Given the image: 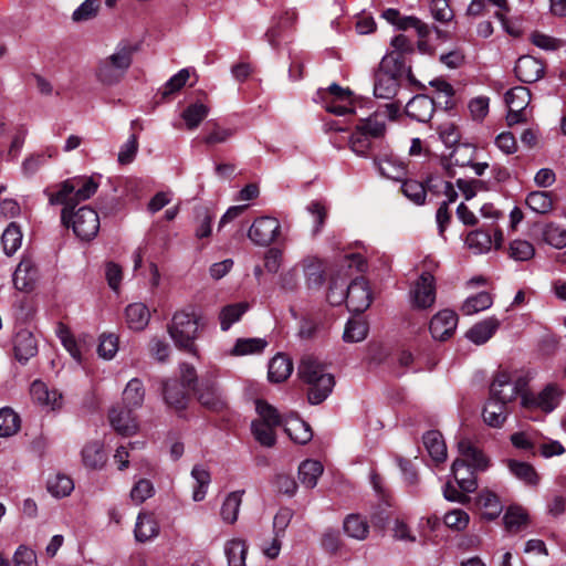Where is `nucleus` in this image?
<instances>
[{"label": "nucleus", "mask_w": 566, "mask_h": 566, "mask_svg": "<svg viewBox=\"0 0 566 566\" xmlns=\"http://www.w3.org/2000/svg\"><path fill=\"white\" fill-rule=\"evenodd\" d=\"M469 522V514L461 509L451 510L443 516V523L446 526L457 532L464 531L468 527Z\"/></svg>", "instance_id": "obj_61"}, {"label": "nucleus", "mask_w": 566, "mask_h": 566, "mask_svg": "<svg viewBox=\"0 0 566 566\" xmlns=\"http://www.w3.org/2000/svg\"><path fill=\"white\" fill-rule=\"evenodd\" d=\"M531 102V92L524 86H516L505 93V103L509 107L506 123L513 126L520 123H526L528 113L526 111Z\"/></svg>", "instance_id": "obj_7"}, {"label": "nucleus", "mask_w": 566, "mask_h": 566, "mask_svg": "<svg viewBox=\"0 0 566 566\" xmlns=\"http://www.w3.org/2000/svg\"><path fill=\"white\" fill-rule=\"evenodd\" d=\"M118 350V337L115 334H102L97 346V354L103 359H112Z\"/></svg>", "instance_id": "obj_64"}, {"label": "nucleus", "mask_w": 566, "mask_h": 566, "mask_svg": "<svg viewBox=\"0 0 566 566\" xmlns=\"http://www.w3.org/2000/svg\"><path fill=\"white\" fill-rule=\"evenodd\" d=\"M504 524L507 531L517 532L527 523V514L522 507L511 506L504 514Z\"/></svg>", "instance_id": "obj_60"}, {"label": "nucleus", "mask_w": 566, "mask_h": 566, "mask_svg": "<svg viewBox=\"0 0 566 566\" xmlns=\"http://www.w3.org/2000/svg\"><path fill=\"white\" fill-rule=\"evenodd\" d=\"M514 72L521 82L534 83L544 76L545 65L534 56L523 55L516 61Z\"/></svg>", "instance_id": "obj_16"}, {"label": "nucleus", "mask_w": 566, "mask_h": 566, "mask_svg": "<svg viewBox=\"0 0 566 566\" xmlns=\"http://www.w3.org/2000/svg\"><path fill=\"white\" fill-rule=\"evenodd\" d=\"M364 130L356 127V129L352 133L348 145L349 148L360 157H369L371 156L373 143Z\"/></svg>", "instance_id": "obj_45"}, {"label": "nucleus", "mask_w": 566, "mask_h": 566, "mask_svg": "<svg viewBox=\"0 0 566 566\" xmlns=\"http://www.w3.org/2000/svg\"><path fill=\"white\" fill-rule=\"evenodd\" d=\"M503 391H491L482 410L483 421L492 428H501L506 421L510 405L515 400L513 395H502Z\"/></svg>", "instance_id": "obj_6"}, {"label": "nucleus", "mask_w": 566, "mask_h": 566, "mask_svg": "<svg viewBox=\"0 0 566 566\" xmlns=\"http://www.w3.org/2000/svg\"><path fill=\"white\" fill-rule=\"evenodd\" d=\"M476 505L481 510L483 517L490 521L496 518L503 510L499 496L490 490H482L479 493Z\"/></svg>", "instance_id": "obj_27"}, {"label": "nucleus", "mask_w": 566, "mask_h": 566, "mask_svg": "<svg viewBox=\"0 0 566 566\" xmlns=\"http://www.w3.org/2000/svg\"><path fill=\"white\" fill-rule=\"evenodd\" d=\"M32 398L46 410H55L62 406L61 391H32Z\"/></svg>", "instance_id": "obj_62"}, {"label": "nucleus", "mask_w": 566, "mask_h": 566, "mask_svg": "<svg viewBox=\"0 0 566 566\" xmlns=\"http://www.w3.org/2000/svg\"><path fill=\"white\" fill-rule=\"evenodd\" d=\"M279 426H272L264 421H252L251 432L255 441L262 447L272 448L276 443L275 429Z\"/></svg>", "instance_id": "obj_36"}, {"label": "nucleus", "mask_w": 566, "mask_h": 566, "mask_svg": "<svg viewBox=\"0 0 566 566\" xmlns=\"http://www.w3.org/2000/svg\"><path fill=\"white\" fill-rule=\"evenodd\" d=\"M465 242L470 249H474L478 253L486 252L493 245L491 234L484 230L471 231L467 235Z\"/></svg>", "instance_id": "obj_55"}, {"label": "nucleus", "mask_w": 566, "mask_h": 566, "mask_svg": "<svg viewBox=\"0 0 566 566\" xmlns=\"http://www.w3.org/2000/svg\"><path fill=\"white\" fill-rule=\"evenodd\" d=\"M48 491L55 497H65L74 490L73 480L63 473H55L48 479Z\"/></svg>", "instance_id": "obj_41"}, {"label": "nucleus", "mask_w": 566, "mask_h": 566, "mask_svg": "<svg viewBox=\"0 0 566 566\" xmlns=\"http://www.w3.org/2000/svg\"><path fill=\"white\" fill-rule=\"evenodd\" d=\"M521 405L530 410L551 412L558 403L556 391H522Z\"/></svg>", "instance_id": "obj_19"}, {"label": "nucleus", "mask_w": 566, "mask_h": 566, "mask_svg": "<svg viewBox=\"0 0 566 566\" xmlns=\"http://www.w3.org/2000/svg\"><path fill=\"white\" fill-rule=\"evenodd\" d=\"M374 164L380 175L388 179L402 180L407 174L405 164L394 156H386L380 159L375 157Z\"/></svg>", "instance_id": "obj_26"}, {"label": "nucleus", "mask_w": 566, "mask_h": 566, "mask_svg": "<svg viewBox=\"0 0 566 566\" xmlns=\"http://www.w3.org/2000/svg\"><path fill=\"white\" fill-rule=\"evenodd\" d=\"M391 46L394 51L388 55H395L402 64V70H405V55L411 54L415 51L413 43L406 35L399 34L392 38Z\"/></svg>", "instance_id": "obj_63"}, {"label": "nucleus", "mask_w": 566, "mask_h": 566, "mask_svg": "<svg viewBox=\"0 0 566 566\" xmlns=\"http://www.w3.org/2000/svg\"><path fill=\"white\" fill-rule=\"evenodd\" d=\"M159 534V525L155 517L147 513H142L137 517L135 526V537L138 542H147Z\"/></svg>", "instance_id": "obj_31"}, {"label": "nucleus", "mask_w": 566, "mask_h": 566, "mask_svg": "<svg viewBox=\"0 0 566 566\" xmlns=\"http://www.w3.org/2000/svg\"><path fill=\"white\" fill-rule=\"evenodd\" d=\"M457 325V313L451 310H442L431 318L429 331L434 339L447 340L453 335Z\"/></svg>", "instance_id": "obj_14"}, {"label": "nucleus", "mask_w": 566, "mask_h": 566, "mask_svg": "<svg viewBox=\"0 0 566 566\" xmlns=\"http://www.w3.org/2000/svg\"><path fill=\"white\" fill-rule=\"evenodd\" d=\"M492 304V295L488 292H480L464 301L461 306V312L463 315H473L489 308Z\"/></svg>", "instance_id": "obj_46"}, {"label": "nucleus", "mask_w": 566, "mask_h": 566, "mask_svg": "<svg viewBox=\"0 0 566 566\" xmlns=\"http://www.w3.org/2000/svg\"><path fill=\"white\" fill-rule=\"evenodd\" d=\"M209 111V107L201 102L189 104L181 113V118L184 119L187 129H197L208 116Z\"/></svg>", "instance_id": "obj_32"}, {"label": "nucleus", "mask_w": 566, "mask_h": 566, "mask_svg": "<svg viewBox=\"0 0 566 566\" xmlns=\"http://www.w3.org/2000/svg\"><path fill=\"white\" fill-rule=\"evenodd\" d=\"M266 346L268 342L264 338H238L233 348L231 349V355L244 356L260 354L265 349Z\"/></svg>", "instance_id": "obj_40"}, {"label": "nucleus", "mask_w": 566, "mask_h": 566, "mask_svg": "<svg viewBox=\"0 0 566 566\" xmlns=\"http://www.w3.org/2000/svg\"><path fill=\"white\" fill-rule=\"evenodd\" d=\"M74 185L75 181L66 179L62 181L60 185H57V190L55 192H50L49 190H45V195L49 198L50 205L64 206L61 212V221L66 227H69V219L71 218V212L76 207V201L74 200Z\"/></svg>", "instance_id": "obj_11"}, {"label": "nucleus", "mask_w": 566, "mask_h": 566, "mask_svg": "<svg viewBox=\"0 0 566 566\" xmlns=\"http://www.w3.org/2000/svg\"><path fill=\"white\" fill-rule=\"evenodd\" d=\"M507 467L512 474H514V476L523 481L525 484L532 486L538 484L539 475L532 464L516 460H509Z\"/></svg>", "instance_id": "obj_37"}, {"label": "nucleus", "mask_w": 566, "mask_h": 566, "mask_svg": "<svg viewBox=\"0 0 566 566\" xmlns=\"http://www.w3.org/2000/svg\"><path fill=\"white\" fill-rule=\"evenodd\" d=\"M368 324L363 319H349L345 326L343 338L348 343L361 342L367 337Z\"/></svg>", "instance_id": "obj_54"}, {"label": "nucleus", "mask_w": 566, "mask_h": 566, "mask_svg": "<svg viewBox=\"0 0 566 566\" xmlns=\"http://www.w3.org/2000/svg\"><path fill=\"white\" fill-rule=\"evenodd\" d=\"M82 462L88 470H101L107 461V454L99 441L86 443L81 452Z\"/></svg>", "instance_id": "obj_24"}, {"label": "nucleus", "mask_w": 566, "mask_h": 566, "mask_svg": "<svg viewBox=\"0 0 566 566\" xmlns=\"http://www.w3.org/2000/svg\"><path fill=\"white\" fill-rule=\"evenodd\" d=\"M39 279V270L32 258L24 255L19 262L13 276V285L22 292H30L34 289Z\"/></svg>", "instance_id": "obj_12"}, {"label": "nucleus", "mask_w": 566, "mask_h": 566, "mask_svg": "<svg viewBox=\"0 0 566 566\" xmlns=\"http://www.w3.org/2000/svg\"><path fill=\"white\" fill-rule=\"evenodd\" d=\"M285 432L300 444H306L313 438L311 426L302 419L295 418L286 422Z\"/></svg>", "instance_id": "obj_33"}, {"label": "nucleus", "mask_w": 566, "mask_h": 566, "mask_svg": "<svg viewBox=\"0 0 566 566\" xmlns=\"http://www.w3.org/2000/svg\"><path fill=\"white\" fill-rule=\"evenodd\" d=\"M423 444L431 459L437 463L447 460V446L442 434L437 430H430L423 434Z\"/></svg>", "instance_id": "obj_28"}, {"label": "nucleus", "mask_w": 566, "mask_h": 566, "mask_svg": "<svg viewBox=\"0 0 566 566\" xmlns=\"http://www.w3.org/2000/svg\"><path fill=\"white\" fill-rule=\"evenodd\" d=\"M452 475L463 492L472 493L478 488L476 474L462 460H454L451 465Z\"/></svg>", "instance_id": "obj_23"}, {"label": "nucleus", "mask_w": 566, "mask_h": 566, "mask_svg": "<svg viewBox=\"0 0 566 566\" xmlns=\"http://www.w3.org/2000/svg\"><path fill=\"white\" fill-rule=\"evenodd\" d=\"M200 317L192 311H178L168 325V333L175 345L192 355H197L195 340L198 338Z\"/></svg>", "instance_id": "obj_2"}, {"label": "nucleus", "mask_w": 566, "mask_h": 566, "mask_svg": "<svg viewBox=\"0 0 566 566\" xmlns=\"http://www.w3.org/2000/svg\"><path fill=\"white\" fill-rule=\"evenodd\" d=\"M55 156V150L48 148L46 154L39 153L32 154L27 157L22 163V171L25 176H32L46 163L48 158Z\"/></svg>", "instance_id": "obj_57"}, {"label": "nucleus", "mask_w": 566, "mask_h": 566, "mask_svg": "<svg viewBox=\"0 0 566 566\" xmlns=\"http://www.w3.org/2000/svg\"><path fill=\"white\" fill-rule=\"evenodd\" d=\"M401 62L395 55H385L375 73L374 94L378 98H394L402 75Z\"/></svg>", "instance_id": "obj_4"}, {"label": "nucleus", "mask_w": 566, "mask_h": 566, "mask_svg": "<svg viewBox=\"0 0 566 566\" xmlns=\"http://www.w3.org/2000/svg\"><path fill=\"white\" fill-rule=\"evenodd\" d=\"M13 353L15 359L25 364L38 354V342L32 332L20 329L13 338Z\"/></svg>", "instance_id": "obj_17"}, {"label": "nucleus", "mask_w": 566, "mask_h": 566, "mask_svg": "<svg viewBox=\"0 0 566 566\" xmlns=\"http://www.w3.org/2000/svg\"><path fill=\"white\" fill-rule=\"evenodd\" d=\"M281 224L276 218L260 217L249 229L248 237L256 245H270L280 234Z\"/></svg>", "instance_id": "obj_10"}, {"label": "nucleus", "mask_w": 566, "mask_h": 566, "mask_svg": "<svg viewBox=\"0 0 566 566\" xmlns=\"http://www.w3.org/2000/svg\"><path fill=\"white\" fill-rule=\"evenodd\" d=\"M554 196L548 191H532L527 195L525 203L527 207L541 214L548 213L554 207Z\"/></svg>", "instance_id": "obj_35"}, {"label": "nucleus", "mask_w": 566, "mask_h": 566, "mask_svg": "<svg viewBox=\"0 0 566 566\" xmlns=\"http://www.w3.org/2000/svg\"><path fill=\"white\" fill-rule=\"evenodd\" d=\"M432 178L427 180V186L415 179H406L402 182L401 190L403 195L416 205H423L427 197V189H431Z\"/></svg>", "instance_id": "obj_34"}, {"label": "nucleus", "mask_w": 566, "mask_h": 566, "mask_svg": "<svg viewBox=\"0 0 566 566\" xmlns=\"http://www.w3.org/2000/svg\"><path fill=\"white\" fill-rule=\"evenodd\" d=\"M475 149L468 144H459L450 154V164L459 167H467L472 164Z\"/></svg>", "instance_id": "obj_58"}, {"label": "nucleus", "mask_w": 566, "mask_h": 566, "mask_svg": "<svg viewBox=\"0 0 566 566\" xmlns=\"http://www.w3.org/2000/svg\"><path fill=\"white\" fill-rule=\"evenodd\" d=\"M3 251L7 255H12L21 247L22 232L15 222H11L1 237Z\"/></svg>", "instance_id": "obj_50"}, {"label": "nucleus", "mask_w": 566, "mask_h": 566, "mask_svg": "<svg viewBox=\"0 0 566 566\" xmlns=\"http://www.w3.org/2000/svg\"><path fill=\"white\" fill-rule=\"evenodd\" d=\"M297 19L293 10L284 11L280 17L274 18L273 25L269 28L265 38L271 46L277 48L285 38L286 32L294 25Z\"/></svg>", "instance_id": "obj_20"}, {"label": "nucleus", "mask_w": 566, "mask_h": 566, "mask_svg": "<svg viewBox=\"0 0 566 566\" xmlns=\"http://www.w3.org/2000/svg\"><path fill=\"white\" fill-rule=\"evenodd\" d=\"M434 109V99L424 94L416 95L406 105V114L420 123L429 122L432 118Z\"/></svg>", "instance_id": "obj_18"}, {"label": "nucleus", "mask_w": 566, "mask_h": 566, "mask_svg": "<svg viewBox=\"0 0 566 566\" xmlns=\"http://www.w3.org/2000/svg\"><path fill=\"white\" fill-rule=\"evenodd\" d=\"M381 17L399 30L415 29L419 38H427L430 34L427 23L413 15H401L397 9L388 8L382 11Z\"/></svg>", "instance_id": "obj_13"}, {"label": "nucleus", "mask_w": 566, "mask_h": 566, "mask_svg": "<svg viewBox=\"0 0 566 566\" xmlns=\"http://www.w3.org/2000/svg\"><path fill=\"white\" fill-rule=\"evenodd\" d=\"M109 422L114 430L125 437L133 436L138 430V424L132 416L130 409L112 408L109 411Z\"/></svg>", "instance_id": "obj_22"}, {"label": "nucleus", "mask_w": 566, "mask_h": 566, "mask_svg": "<svg viewBox=\"0 0 566 566\" xmlns=\"http://www.w3.org/2000/svg\"><path fill=\"white\" fill-rule=\"evenodd\" d=\"M297 375L305 384L314 386L315 389H333L336 385L335 377L327 371L326 365L312 354L302 356Z\"/></svg>", "instance_id": "obj_5"}, {"label": "nucleus", "mask_w": 566, "mask_h": 566, "mask_svg": "<svg viewBox=\"0 0 566 566\" xmlns=\"http://www.w3.org/2000/svg\"><path fill=\"white\" fill-rule=\"evenodd\" d=\"M541 235L545 243L556 249L566 247V230L554 223L549 222L541 228Z\"/></svg>", "instance_id": "obj_42"}, {"label": "nucleus", "mask_w": 566, "mask_h": 566, "mask_svg": "<svg viewBox=\"0 0 566 566\" xmlns=\"http://www.w3.org/2000/svg\"><path fill=\"white\" fill-rule=\"evenodd\" d=\"M249 305L245 302L229 304L220 311L219 321L222 331H228L232 324L240 321Z\"/></svg>", "instance_id": "obj_43"}, {"label": "nucleus", "mask_w": 566, "mask_h": 566, "mask_svg": "<svg viewBox=\"0 0 566 566\" xmlns=\"http://www.w3.org/2000/svg\"><path fill=\"white\" fill-rule=\"evenodd\" d=\"M501 323L492 316L474 324L468 332L467 337L476 345L485 344L497 331Z\"/></svg>", "instance_id": "obj_25"}, {"label": "nucleus", "mask_w": 566, "mask_h": 566, "mask_svg": "<svg viewBox=\"0 0 566 566\" xmlns=\"http://www.w3.org/2000/svg\"><path fill=\"white\" fill-rule=\"evenodd\" d=\"M255 411L258 413V418L253 421H264L272 426H281L282 420L277 412V410L269 405L268 402L256 399L255 400Z\"/></svg>", "instance_id": "obj_59"}, {"label": "nucleus", "mask_w": 566, "mask_h": 566, "mask_svg": "<svg viewBox=\"0 0 566 566\" xmlns=\"http://www.w3.org/2000/svg\"><path fill=\"white\" fill-rule=\"evenodd\" d=\"M509 255L515 261H528L535 255V248L526 240L516 239L510 243Z\"/></svg>", "instance_id": "obj_56"}, {"label": "nucleus", "mask_w": 566, "mask_h": 566, "mask_svg": "<svg viewBox=\"0 0 566 566\" xmlns=\"http://www.w3.org/2000/svg\"><path fill=\"white\" fill-rule=\"evenodd\" d=\"M70 224L80 239L91 240L99 230V217L94 209L82 207L76 212H71Z\"/></svg>", "instance_id": "obj_8"}, {"label": "nucleus", "mask_w": 566, "mask_h": 566, "mask_svg": "<svg viewBox=\"0 0 566 566\" xmlns=\"http://www.w3.org/2000/svg\"><path fill=\"white\" fill-rule=\"evenodd\" d=\"M293 360L284 353L275 354L269 361L268 378L271 384L284 382L293 373Z\"/></svg>", "instance_id": "obj_21"}, {"label": "nucleus", "mask_w": 566, "mask_h": 566, "mask_svg": "<svg viewBox=\"0 0 566 566\" xmlns=\"http://www.w3.org/2000/svg\"><path fill=\"white\" fill-rule=\"evenodd\" d=\"M323 464L317 460H305L298 467V480L306 489H314L323 474Z\"/></svg>", "instance_id": "obj_30"}, {"label": "nucleus", "mask_w": 566, "mask_h": 566, "mask_svg": "<svg viewBox=\"0 0 566 566\" xmlns=\"http://www.w3.org/2000/svg\"><path fill=\"white\" fill-rule=\"evenodd\" d=\"M190 77L189 69H182L172 77H170L160 90L163 101L169 99L175 93L179 92Z\"/></svg>", "instance_id": "obj_52"}, {"label": "nucleus", "mask_w": 566, "mask_h": 566, "mask_svg": "<svg viewBox=\"0 0 566 566\" xmlns=\"http://www.w3.org/2000/svg\"><path fill=\"white\" fill-rule=\"evenodd\" d=\"M458 448L461 458H458L457 460H462L464 463H468L469 468H471L475 474L489 469L490 459L470 440L463 439L459 441Z\"/></svg>", "instance_id": "obj_15"}, {"label": "nucleus", "mask_w": 566, "mask_h": 566, "mask_svg": "<svg viewBox=\"0 0 566 566\" xmlns=\"http://www.w3.org/2000/svg\"><path fill=\"white\" fill-rule=\"evenodd\" d=\"M21 428V419L13 409L3 407L0 409V437L9 438L18 433Z\"/></svg>", "instance_id": "obj_38"}, {"label": "nucleus", "mask_w": 566, "mask_h": 566, "mask_svg": "<svg viewBox=\"0 0 566 566\" xmlns=\"http://www.w3.org/2000/svg\"><path fill=\"white\" fill-rule=\"evenodd\" d=\"M191 476L196 481L192 500L200 502L206 497L207 489L211 481L210 473L202 465H195L191 470Z\"/></svg>", "instance_id": "obj_47"}, {"label": "nucleus", "mask_w": 566, "mask_h": 566, "mask_svg": "<svg viewBox=\"0 0 566 566\" xmlns=\"http://www.w3.org/2000/svg\"><path fill=\"white\" fill-rule=\"evenodd\" d=\"M244 491H234L228 494L221 506V517L226 523L233 524L238 520Z\"/></svg>", "instance_id": "obj_39"}, {"label": "nucleus", "mask_w": 566, "mask_h": 566, "mask_svg": "<svg viewBox=\"0 0 566 566\" xmlns=\"http://www.w3.org/2000/svg\"><path fill=\"white\" fill-rule=\"evenodd\" d=\"M343 287V285L340 286ZM337 289V282L333 281L328 289L327 298L333 304H339L346 300L347 307L355 313L365 312L371 304V292L368 286V282L365 277H357L352 281L347 286L346 291L340 289L337 297L335 296V290Z\"/></svg>", "instance_id": "obj_3"}, {"label": "nucleus", "mask_w": 566, "mask_h": 566, "mask_svg": "<svg viewBox=\"0 0 566 566\" xmlns=\"http://www.w3.org/2000/svg\"><path fill=\"white\" fill-rule=\"evenodd\" d=\"M344 531L349 537L363 541L369 533V526L361 516L352 514L344 521Z\"/></svg>", "instance_id": "obj_49"}, {"label": "nucleus", "mask_w": 566, "mask_h": 566, "mask_svg": "<svg viewBox=\"0 0 566 566\" xmlns=\"http://www.w3.org/2000/svg\"><path fill=\"white\" fill-rule=\"evenodd\" d=\"M134 49L128 45L118 48L113 54L101 59L95 67L96 81L105 86L118 84L133 63Z\"/></svg>", "instance_id": "obj_1"}, {"label": "nucleus", "mask_w": 566, "mask_h": 566, "mask_svg": "<svg viewBox=\"0 0 566 566\" xmlns=\"http://www.w3.org/2000/svg\"><path fill=\"white\" fill-rule=\"evenodd\" d=\"M224 552L229 566H245L248 546L244 541L231 539L226 544Z\"/></svg>", "instance_id": "obj_48"}, {"label": "nucleus", "mask_w": 566, "mask_h": 566, "mask_svg": "<svg viewBox=\"0 0 566 566\" xmlns=\"http://www.w3.org/2000/svg\"><path fill=\"white\" fill-rule=\"evenodd\" d=\"M437 297L436 280L429 272H421L410 290L411 304L415 308H430Z\"/></svg>", "instance_id": "obj_9"}, {"label": "nucleus", "mask_w": 566, "mask_h": 566, "mask_svg": "<svg viewBox=\"0 0 566 566\" xmlns=\"http://www.w3.org/2000/svg\"><path fill=\"white\" fill-rule=\"evenodd\" d=\"M304 275L308 289H318L324 283V269L321 261L316 259H307L304 261Z\"/></svg>", "instance_id": "obj_44"}, {"label": "nucleus", "mask_w": 566, "mask_h": 566, "mask_svg": "<svg viewBox=\"0 0 566 566\" xmlns=\"http://www.w3.org/2000/svg\"><path fill=\"white\" fill-rule=\"evenodd\" d=\"M381 117V112L377 111L368 118L361 120L358 128L364 130L371 138L382 137L386 132V123Z\"/></svg>", "instance_id": "obj_53"}, {"label": "nucleus", "mask_w": 566, "mask_h": 566, "mask_svg": "<svg viewBox=\"0 0 566 566\" xmlns=\"http://www.w3.org/2000/svg\"><path fill=\"white\" fill-rule=\"evenodd\" d=\"M70 180L75 181L74 200L76 205L90 199L97 191L98 184L92 177H74L70 178Z\"/></svg>", "instance_id": "obj_51"}, {"label": "nucleus", "mask_w": 566, "mask_h": 566, "mask_svg": "<svg viewBox=\"0 0 566 566\" xmlns=\"http://www.w3.org/2000/svg\"><path fill=\"white\" fill-rule=\"evenodd\" d=\"M125 318L130 329L143 331L149 323L150 312L144 303H133L126 307Z\"/></svg>", "instance_id": "obj_29"}]
</instances>
